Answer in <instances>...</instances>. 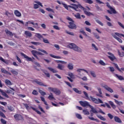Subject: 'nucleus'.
<instances>
[{"instance_id": "49530a36", "label": "nucleus", "mask_w": 124, "mask_h": 124, "mask_svg": "<svg viewBox=\"0 0 124 124\" xmlns=\"http://www.w3.org/2000/svg\"><path fill=\"white\" fill-rule=\"evenodd\" d=\"M31 25H33V27L35 28V29H37V28H38V23H34L33 22H31Z\"/></svg>"}, {"instance_id": "4be33fe9", "label": "nucleus", "mask_w": 124, "mask_h": 124, "mask_svg": "<svg viewBox=\"0 0 124 124\" xmlns=\"http://www.w3.org/2000/svg\"><path fill=\"white\" fill-rule=\"evenodd\" d=\"M14 14L16 15V17H21L22 15L21 14V13H20V12H19V11L18 10H15L14 12Z\"/></svg>"}, {"instance_id": "b1692460", "label": "nucleus", "mask_w": 124, "mask_h": 124, "mask_svg": "<svg viewBox=\"0 0 124 124\" xmlns=\"http://www.w3.org/2000/svg\"><path fill=\"white\" fill-rule=\"evenodd\" d=\"M35 37L40 40L43 39V38H44L43 36H42V35H41L40 33H36Z\"/></svg>"}, {"instance_id": "e433bc0d", "label": "nucleus", "mask_w": 124, "mask_h": 124, "mask_svg": "<svg viewBox=\"0 0 124 124\" xmlns=\"http://www.w3.org/2000/svg\"><path fill=\"white\" fill-rule=\"evenodd\" d=\"M93 34L94 36V37H95L96 38V39H100V36H99V35L97 34V33H93Z\"/></svg>"}, {"instance_id": "052dcab7", "label": "nucleus", "mask_w": 124, "mask_h": 124, "mask_svg": "<svg viewBox=\"0 0 124 124\" xmlns=\"http://www.w3.org/2000/svg\"><path fill=\"white\" fill-rule=\"evenodd\" d=\"M6 34H9V35H13L12 32L9 31V30L5 31Z\"/></svg>"}, {"instance_id": "a211bd4d", "label": "nucleus", "mask_w": 124, "mask_h": 124, "mask_svg": "<svg viewBox=\"0 0 124 124\" xmlns=\"http://www.w3.org/2000/svg\"><path fill=\"white\" fill-rule=\"evenodd\" d=\"M1 72H2V73H4V74H7V75H11V73L7 71L4 68H1Z\"/></svg>"}, {"instance_id": "13d9d810", "label": "nucleus", "mask_w": 124, "mask_h": 124, "mask_svg": "<svg viewBox=\"0 0 124 124\" xmlns=\"http://www.w3.org/2000/svg\"><path fill=\"white\" fill-rule=\"evenodd\" d=\"M75 17H76L77 19H81V16L79 13H77L76 15H75Z\"/></svg>"}, {"instance_id": "37998d69", "label": "nucleus", "mask_w": 124, "mask_h": 124, "mask_svg": "<svg viewBox=\"0 0 124 124\" xmlns=\"http://www.w3.org/2000/svg\"><path fill=\"white\" fill-rule=\"evenodd\" d=\"M95 21L97 23V24H98L100 26H102V27H103L104 24L100 20H99L98 19H96Z\"/></svg>"}, {"instance_id": "f257e3e1", "label": "nucleus", "mask_w": 124, "mask_h": 124, "mask_svg": "<svg viewBox=\"0 0 124 124\" xmlns=\"http://www.w3.org/2000/svg\"><path fill=\"white\" fill-rule=\"evenodd\" d=\"M82 71H84V72H86L87 74H89V72L87 70H85L84 69L82 68H78L77 70V72L78 73V76L77 77L78 78H79V79H81V80H83V81H88V78L86 77H84L83 78H82V76H84L85 74L84 73H82Z\"/></svg>"}, {"instance_id": "c03bdc74", "label": "nucleus", "mask_w": 124, "mask_h": 124, "mask_svg": "<svg viewBox=\"0 0 124 124\" xmlns=\"http://www.w3.org/2000/svg\"><path fill=\"white\" fill-rule=\"evenodd\" d=\"M95 6L97 10H98V11H103V10L102 9V8H100L99 6H98V5L96 4Z\"/></svg>"}, {"instance_id": "603ef678", "label": "nucleus", "mask_w": 124, "mask_h": 124, "mask_svg": "<svg viewBox=\"0 0 124 124\" xmlns=\"http://www.w3.org/2000/svg\"><path fill=\"white\" fill-rule=\"evenodd\" d=\"M66 33H67L68 34H69L70 35H72V36H74V33L72 32H70L69 31H68L67 30L65 31Z\"/></svg>"}, {"instance_id": "864d4df0", "label": "nucleus", "mask_w": 124, "mask_h": 124, "mask_svg": "<svg viewBox=\"0 0 124 124\" xmlns=\"http://www.w3.org/2000/svg\"><path fill=\"white\" fill-rule=\"evenodd\" d=\"M11 72L12 73V74H14L15 75H18V72L16 71V70H11Z\"/></svg>"}, {"instance_id": "dca6fc26", "label": "nucleus", "mask_w": 124, "mask_h": 124, "mask_svg": "<svg viewBox=\"0 0 124 124\" xmlns=\"http://www.w3.org/2000/svg\"><path fill=\"white\" fill-rule=\"evenodd\" d=\"M67 67L69 70H73L74 65H73V63L70 62L68 64Z\"/></svg>"}, {"instance_id": "412c9836", "label": "nucleus", "mask_w": 124, "mask_h": 124, "mask_svg": "<svg viewBox=\"0 0 124 124\" xmlns=\"http://www.w3.org/2000/svg\"><path fill=\"white\" fill-rule=\"evenodd\" d=\"M5 83L6 86H12V82L9 79H5Z\"/></svg>"}, {"instance_id": "680f3d73", "label": "nucleus", "mask_w": 124, "mask_h": 124, "mask_svg": "<svg viewBox=\"0 0 124 124\" xmlns=\"http://www.w3.org/2000/svg\"><path fill=\"white\" fill-rule=\"evenodd\" d=\"M32 94H34V95H38V92L37 91L34 90L32 93Z\"/></svg>"}, {"instance_id": "0e129e2a", "label": "nucleus", "mask_w": 124, "mask_h": 124, "mask_svg": "<svg viewBox=\"0 0 124 124\" xmlns=\"http://www.w3.org/2000/svg\"><path fill=\"white\" fill-rule=\"evenodd\" d=\"M1 93H2V95H3V96L7 97V98H8V97H9L8 95H7V94H6V93L5 92L3 91Z\"/></svg>"}, {"instance_id": "58836bf2", "label": "nucleus", "mask_w": 124, "mask_h": 124, "mask_svg": "<svg viewBox=\"0 0 124 124\" xmlns=\"http://www.w3.org/2000/svg\"><path fill=\"white\" fill-rule=\"evenodd\" d=\"M31 44H33V45H35V46H39V45H41V43L36 42H31Z\"/></svg>"}, {"instance_id": "0eeeda50", "label": "nucleus", "mask_w": 124, "mask_h": 124, "mask_svg": "<svg viewBox=\"0 0 124 124\" xmlns=\"http://www.w3.org/2000/svg\"><path fill=\"white\" fill-rule=\"evenodd\" d=\"M14 118L16 121H23L24 117L21 114H16L14 116Z\"/></svg>"}, {"instance_id": "393cba45", "label": "nucleus", "mask_w": 124, "mask_h": 124, "mask_svg": "<svg viewBox=\"0 0 124 124\" xmlns=\"http://www.w3.org/2000/svg\"><path fill=\"white\" fill-rule=\"evenodd\" d=\"M73 90L74 92L76 93H78V94H82V91L78 90L76 88H73Z\"/></svg>"}, {"instance_id": "c9c22d12", "label": "nucleus", "mask_w": 124, "mask_h": 124, "mask_svg": "<svg viewBox=\"0 0 124 124\" xmlns=\"http://www.w3.org/2000/svg\"><path fill=\"white\" fill-rule=\"evenodd\" d=\"M84 1L85 3H89V4H92V3H93V1L92 0H84Z\"/></svg>"}, {"instance_id": "473e14b6", "label": "nucleus", "mask_w": 124, "mask_h": 124, "mask_svg": "<svg viewBox=\"0 0 124 124\" xmlns=\"http://www.w3.org/2000/svg\"><path fill=\"white\" fill-rule=\"evenodd\" d=\"M90 74L93 77V78H96V75L95 74V72L93 71H90Z\"/></svg>"}, {"instance_id": "4c0bfd02", "label": "nucleus", "mask_w": 124, "mask_h": 124, "mask_svg": "<svg viewBox=\"0 0 124 124\" xmlns=\"http://www.w3.org/2000/svg\"><path fill=\"white\" fill-rule=\"evenodd\" d=\"M76 117L77 118V119H78V120H82L83 119L81 114H79L78 113L76 114Z\"/></svg>"}, {"instance_id": "2f4dec72", "label": "nucleus", "mask_w": 124, "mask_h": 124, "mask_svg": "<svg viewBox=\"0 0 124 124\" xmlns=\"http://www.w3.org/2000/svg\"><path fill=\"white\" fill-rule=\"evenodd\" d=\"M48 98L49 100H53L55 99V97H54V95H53L52 93H50V95L48 96Z\"/></svg>"}, {"instance_id": "f704fd0d", "label": "nucleus", "mask_w": 124, "mask_h": 124, "mask_svg": "<svg viewBox=\"0 0 124 124\" xmlns=\"http://www.w3.org/2000/svg\"><path fill=\"white\" fill-rule=\"evenodd\" d=\"M55 62H56L57 63H62V64H66V63H67V62L62 61L56 60Z\"/></svg>"}, {"instance_id": "1a4fd4ad", "label": "nucleus", "mask_w": 124, "mask_h": 124, "mask_svg": "<svg viewBox=\"0 0 124 124\" xmlns=\"http://www.w3.org/2000/svg\"><path fill=\"white\" fill-rule=\"evenodd\" d=\"M35 3L34 4V9H37V8H39V5L40 6H41V7H43V5H42V3L38 1H34Z\"/></svg>"}, {"instance_id": "3c124183", "label": "nucleus", "mask_w": 124, "mask_h": 124, "mask_svg": "<svg viewBox=\"0 0 124 124\" xmlns=\"http://www.w3.org/2000/svg\"><path fill=\"white\" fill-rule=\"evenodd\" d=\"M97 117L99 118V119H100L102 121H106V119L101 115H97Z\"/></svg>"}, {"instance_id": "a19ab883", "label": "nucleus", "mask_w": 124, "mask_h": 124, "mask_svg": "<svg viewBox=\"0 0 124 124\" xmlns=\"http://www.w3.org/2000/svg\"><path fill=\"white\" fill-rule=\"evenodd\" d=\"M88 119H89V120H91V121H96V122H97V123H99V120L95 119L93 117H91L90 116H88Z\"/></svg>"}, {"instance_id": "4d7b16f0", "label": "nucleus", "mask_w": 124, "mask_h": 124, "mask_svg": "<svg viewBox=\"0 0 124 124\" xmlns=\"http://www.w3.org/2000/svg\"><path fill=\"white\" fill-rule=\"evenodd\" d=\"M32 110H33V111H35V112H36V113H37V114H38L39 115H41V112L39 110H37L36 108H32Z\"/></svg>"}, {"instance_id": "6ab92c4d", "label": "nucleus", "mask_w": 124, "mask_h": 124, "mask_svg": "<svg viewBox=\"0 0 124 124\" xmlns=\"http://www.w3.org/2000/svg\"><path fill=\"white\" fill-rule=\"evenodd\" d=\"M47 69H48V70H50V71H51L53 73H58L59 72L58 70L50 67H47Z\"/></svg>"}, {"instance_id": "5fc2aeb1", "label": "nucleus", "mask_w": 124, "mask_h": 124, "mask_svg": "<svg viewBox=\"0 0 124 124\" xmlns=\"http://www.w3.org/2000/svg\"><path fill=\"white\" fill-rule=\"evenodd\" d=\"M0 116L2 118H4V119L6 118V116H5L4 113H3V112H1L0 111Z\"/></svg>"}, {"instance_id": "2eb2a0df", "label": "nucleus", "mask_w": 124, "mask_h": 124, "mask_svg": "<svg viewBox=\"0 0 124 124\" xmlns=\"http://www.w3.org/2000/svg\"><path fill=\"white\" fill-rule=\"evenodd\" d=\"M90 108H91V110H90V112L93 113L94 114H97L98 112L96 110V109H95L93 106L92 105L90 106Z\"/></svg>"}, {"instance_id": "c85d7f7f", "label": "nucleus", "mask_w": 124, "mask_h": 124, "mask_svg": "<svg viewBox=\"0 0 124 124\" xmlns=\"http://www.w3.org/2000/svg\"><path fill=\"white\" fill-rule=\"evenodd\" d=\"M80 32H81V33H82V34H83L84 36H86V37H88L89 38L91 37L89 36L88 34H87V33H86V32H85V31H84V30H80Z\"/></svg>"}, {"instance_id": "79ce46f5", "label": "nucleus", "mask_w": 124, "mask_h": 124, "mask_svg": "<svg viewBox=\"0 0 124 124\" xmlns=\"http://www.w3.org/2000/svg\"><path fill=\"white\" fill-rule=\"evenodd\" d=\"M38 50L40 51V52H42V53H44V54H46V55H48V52L46 51L45 50L42 49L41 48H39Z\"/></svg>"}, {"instance_id": "e2e57ef3", "label": "nucleus", "mask_w": 124, "mask_h": 124, "mask_svg": "<svg viewBox=\"0 0 124 124\" xmlns=\"http://www.w3.org/2000/svg\"><path fill=\"white\" fill-rule=\"evenodd\" d=\"M7 108L9 111H13L14 110V108L12 106H9L7 107Z\"/></svg>"}, {"instance_id": "69168bd1", "label": "nucleus", "mask_w": 124, "mask_h": 124, "mask_svg": "<svg viewBox=\"0 0 124 124\" xmlns=\"http://www.w3.org/2000/svg\"><path fill=\"white\" fill-rule=\"evenodd\" d=\"M68 75L69 76V77H70V78H74V75L72 73H69Z\"/></svg>"}, {"instance_id": "338daca9", "label": "nucleus", "mask_w": 124, "mask_h": 124, "mask_svg": "<svg viewBox=\"0 0 124 124\" xmlns=\"http://www.w3.org/2000/svg\"><path fill=\"white\" fill-rule=\"evenodd\" d=\"M43 42H44V43H46L47 44H49V41L48 40V39L43 38Z\"/></svg>"}, {"instance_id": "f03ea898", "label": "nucleus", "mask_w": 124, "mask_h": 124, "mask_svg": "<svg viewBox=\"0 0 124 124\" xmlns=\"http://www.w3.org/2000/svg\"><path fill=\"white\" fill-rule=\"evenodd\" d=\"M68 46L70 49H72L75 52H78V53H82V52L81 48L73 43L70 44Z\"/></svg>"}, {"instance_id": "ea45409f", "label": "nucleus", "mask_w": 124, "mask_h": 124, "mask_svg": "<svg viewBox=\"0 0 124 124\" xmlns=\"http://www.w3.org/2000/svg\"><path fill=\"white\" fill-rule=\"evenodd\" d=\"M49 56L51 57V58H53L54 59H62L61 57L55 56L53 54H49Z\"/></svg>"}, {"instance_id": "cd10ccee", "label": "nucleus", "mask_w": 124, "mask_h": 124, "mask_svg": "<svg viewBox=\"0 0 124 124\" xmlns=\"http://www.w3.org/2000/svg\"><path fill=\"white\" fill-rule=\"evenodd\" d=\"M109 104H110V105H111L112 108H113V109H116V108H117V107L116 106V105H115V104H114V102L110 101H109Z\"/></svg>"}, {"instance_id": "a18cd8bd", "label": "nucleus", "mask_w": 124, "mask_h": 124, "mask_svg": "<svg viewBox=\"0 0 124 124\" xmlns=\"http://www.w3.org/2000/svg\"><path fill=\"white\" fill-rule=\"evenodd\" d=\"M114 66H115V67L117 68V69H118V70L121 73H123V72L122 71V70H121V69H120V68L119 67V66L116 63H114Z\"/></svg>"}, {"instance_id": "8fccbe9b", "label": "nucleus", "mask_w": 124, "mask_h": 124, "mask_svg": "<svg viewBox=\"0 0 124 124\" xmlns=\"http://www.w3.org/2000/svg\"><path fill=\"white\" fill-rule=\"evenodd\" d=\"M32 62H33L34 64H35V65H36L38 67H40L41 66V65H40V64H39V63H38V62H34L32 60Z\"/></svg>"}, {"instance_id": "9d476101", "label": "nucleus", "mask_w": 124, "mask_h": 124, "mask_svg": "<svg viewBox=\"0 0 124 124\" xmlns=\"http://www.w3.org/2000/svg\"><path fill=\"white\" fill-rule=\"evenodd\" d=\"M32 82L33 83H36V84H37V85H39V86H43V87H47V86L44 84V83H43V82H42L41 81H39L36 79L32 80Z\"/></svg>"}, {"instance_id": "4468645a", "label": "nucleus", "mask_w": 124, "mask_h": 124, "mask_svg": "<svg viewBox=\"0 0 124 124\" xmlns=\"http://www.w3.org/2000/svg\"><path fill=\"white\" fill-rule=\"evenodd\" d=\"M103 88H104L105 90L108 91V92H109V93H114V91H113V89H112V88L109 87L107 85L103 86Z\"/></svg>"}, {"instance_id": "39448f33", "label": "nucleus", "mask_w": 124, "mask_h": 124, "mask_svg": "<svg viewBox=\"0 0 124 124\" xmlns=\"http://www.w3.org/2000/svg\"><path fill=\"white\" fill-rule=\"evenodd\" d=\"M69 25L68 26L69 29H71L72 30H76L77 29V26L74 24V21H71L69 22Z\"/></svg>"}, {"instance_id": "6e6d98bb", "label": "nucleus", "mask_w": 124, "mask_h": 124, "mask_svg": "<svg viewBox=\"0 0 124 124\" xmlns=\"http://www.w3.org/2000/svg\"><path fill=\"white\" fill-rule=\"evenodd\" d=\"M99 63H100L101 65H103V66L106 65V64L105 63V62H103V61L102 60H100L99 61Z\"/></svg>"}, {"instance_id": "f8f14e48", "label": "nucleus", "mask_w": 124, "mask_h": 124, "mask_svg": "<svg viewBox=\"0 0 124 124\" xmlns=\"http://www.w3.org/2000/svg\"><path fill=\"white\" fill-rule=\"evenodd\" d=\"M21 56L24 57V59H25L27 62H31V58L29 57V56H27V55L24 54L23 53H21Z\"/></svg>"}, {"instance_id": "c756f323", "label": "nucleus", "mask_w": 124, "mask_h": 124, "mask_svg": "<svg viewBox=\"0 0 124 124\" xmlns=\"http://www.w3.org/2000/svg\"><path fill=\"white\" fill-rule=\"evenodd\" d=\"M82 112L84 115H85L86 116L90 115V111H88V110L87 109H83Z\"/></svg>"}, {"instance_id": "de8ad7c7", "label": "nucleus", "mask_w": 124, "mask_h": 124, "mask_svg": "<svg viewBox=\"0 0 124 124\" xmlns=\"http://www.w3.org/2000/svg\"><path fill=\"white\" fill-rule=\"evenodd\" d=\"M118 55H119V56H120V57H121L122 58L124 57V52H122L121 53V52H120V50H118Z\"/></svg>"}, {"instance_id": "09e8293b", "label": "nucleus", "mask_w": 124, "mask_h": 124, "mask_svg": "<svg viewBox=\"0 0 124 124\" xmlns=\"http://www.w3.org/2000/svg\"><path fill=\"white\" fill-rule=\"evenodd\" d=\"M83 93L84 95H85L86 97H87V99L91 100V99H90V97H89V94H88V93H87V92H86L85 91H83Z\"/></svg>"}, {"instance_id": "774afa93", "label": "nucleus", "mask_w": 124, "mask_h": 124, "mask_svg": "<svg viewBox=\"0 0 124 124\" xmlns=\"http://www.w3.org/2000/svg\"><path fill=\"white\" fill-rule=\"evenodd\" d=\"M0 122H1V124H7L6 121L4 120L2 118L0 119Z\"/></svg>"}, {"instance_id": "423d86ee", "label": "nucleus", "mask_w": 124, "mask_h": 124, "mask_svg": "<svg viewBox=\"0 0 124 124\" xmlns=\"http://www.w3.org/2000/svg\"><path fill=\"white\" fill-rule=\"evenodd\" d=\"M79 103L82 106V107H90L91 105H90V103L87 101H80Z\"/></svg>"}, {"instance_id": "7c9ffc66", "label": "nucleus", "mask_w": 124, "mask_h": 124, "mask_svg": "<svg viewBox=\"0 0 124 124\" xmlns=\"http://www.w3.org/2000/svg\"><path fill=\"white\" fill-rule=\"evenodd\" d=\"M115 76H116V77H117V78H118L119 80H124V77L122 76H119L118 74H115Z\"/></svg>"}, {"instance_id": "6e6552de", "label": "nucleus", "mask_w": 124, "mask_h": 124, "mask_svg": "<svg viewBox=\"0 0 124 124\" xmlns=\"http://www.w3.org/2000/svg\"><path fill=\"white\" fill-rule=\"evenodd\" d=\"M108 59H109L111 62H114L115 60H116L117 58L113 53L108 52Z\"/></svg>"}, {"instance_id": "aec40b11", "label": "nucleus", "mask_w": 124, "mask_h": 124, "mask_svg": "<svg viewBox=\"0 0 124 124\" xmlns=\"http://www.w3.org/2000/svg\"><path fill=\"white\" fill-rule=\"evenodd\" d=\"M53 93H55V94L57 95H59V94H61V91L57 88H54V90H53Z\"/></svg>"}, {"instance_id": "bb28decb", "label": "nucleus", "mask_w": 124, "mask_h": 124, "mask_svg": "<svg viewBox=\"0 0 124 124\" xmlns=\"http://www.w3.org/2000/svg\"><path fill=\"white\" fill-rule=\"evenodd\" d=\"M24 33L26 37H31V33L29 31H25Z\"/></svg>"}, {"instance_id": "bf43d9fd", "label": "nucleus", "mask_w": 124, "mask_h": 124, "mask_svg": "<svg viewBox=\"0 0 124 124\" xmlns=\"http://www.w3.org/2000/svg\"><path fill=\"white\" fill-rule=\"evenodd\" d=\"M39 93H40L42 95H46V93L42 91L41 90H39Z\"/></svg>"}, {"instance_id": "5701e85b", "label": "nucleus", "mask_w": 124, "mask_h": 124, "mask_svg": "<svg viewBox=\"0 0 124 124\" xmlns=\"http://www.w3.org/2000/svg\"><path fill=\"white\" fill-rule=\"evenodd\" d=\"M114 121L115 122H116V123H119V124H122V120H121V119H120V118L117 116L114 117Z\"/></svg>"}, {"instance_id": "9b49d317", "label": "nucleus", "mask_w": 124, "mask_h": 124, "mask_svg": "<svg viewBox=\"0 0 124 124\" xmlns=\"http://www.w3.org/2000/svg\"><path fill=\"white\" fill-rule=\"evenodd\" d=\"M107 6L109 8V9L111 10V11H112V13L113 14H117V12L116 11V10H115V9L112 7H111L110 6V4H109V3H107Z\"/></svg>"}, {"instance_id": "20e7f679", "label": "nucleus", "mask_w": 124, "mask_h": 124, "mask_svg": "<svg viewBox=\"0 0 124 124\" xmlns=\"http://www.w3.org/2000/svg\"><path fill=\"white\" fill-rule=\"evenodd\" d=\"M91 98V100L95 103V104H99V103H103V101L101 100L100 98L96 99L95 98L93 97V96H90V98Z\"/></svg>"}, {"instance_id": "7ed1b4c3", "label": "nucleus", "mask_w": 124, "mask_h": 124, "mask_svg": "<svg viewBox=\"0 0 124 124\" xmlns=\"http://www.w3.org/2000/svg\"><path fill=\"white\" fill-rule=\"evenodd\" d=\"M71 4L73 6L69 5L68 7H70V8H72L73 9L75 10V11H77L78 12H81V10L80 9H78V8H80V9H82V8H83V6H82L81 4H76L74 3Z\"/></svg>"}, {"instance_id": "ddd939ff", "label": "nucleus", "mask_w": 124, "mask_h": 124, "mask_svg": "<svg viewBox=\"0 0 124 124\" xmlns=\"http://www.w3.org/2000/svg\"><path fill=\"white\" fill-rule=\"evenodd\" d=\"M81 9H82V10H83L84 13L87 16H91V15H92V16H93V13H92L90 12L87 11V10L85 8H84L83 7H82V8H81Z\"/></svg>"}, {"instance_id": "a878e982", "label": "nucleus", "mask_w": 124, "mask_h": 124, "mask_svg": "<svg viewBox=\"0 0 124 124\" xmlns=\"http://www.w3.org/2000/svg\"><path fill=\"white\" fill-rule=\"evenodd\" d=\"M57 68L58 69H60V70H63V69L64 68V66L62 64H58Z\"/></svg>"}, {"instance_id": "72a5a7b5", "label": "nucleus", "mask_w": 124, "mask_h": 124, "mask_svg": "<svg viewBox=\"0 0 124 124\" xmlns=\"http://www.w3.org/2000/svg\"><path fill=\"white\" fill-rule=\"evenodd\" d=\"M0 61H1V62H4L6 64H8V63H9L8 61H5L2 57H0Z\"/></svg>"}, {"instance_id": "f3484780", "label": "nucleus", "mask_w": 124, "mask_h": 124, "mask_svg": "<svg viewBox=\"0 0 124 124\" xmlns=\"http://www.w3.org/2000/svg\"><path fill=\"white\" fill-rule=\"evenodd\" d=\"M31 53H32L33 56H34V57H35V58H36V59H37V60H39V58H38V57H37V55H38L37 51L32 50Z\"/></svg>"}]
</instances>
